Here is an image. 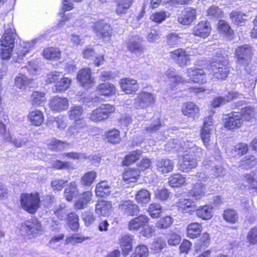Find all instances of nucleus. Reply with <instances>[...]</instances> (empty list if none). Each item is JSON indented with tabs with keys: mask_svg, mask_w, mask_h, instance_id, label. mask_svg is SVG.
Returning a JSON list of instances; mask_svg holds the SVG:
<instances>
[{
	"mask_svg": "<svg viewBox=\"0 0 257 257\" xmlns=\"http://www.w3.org/2000/svg\"><path fill=\"white\" fill-rule=\"evenodd\" d=\"M22 207L28 212L34 214L40 207V199L37 193H23L21 196Z\"/></svg>",
	"mask_w": 257,
	"mask_h": 257,
	"instance_id": "nucleus-1",
	"label": "nucleus"
},
{
	"mask_svg": "<svg viewBox=\"0 0 257 257\" xmlns=\"http://www.w3.org/2000/svg\"><path fill=\"white\" fill-rule=\"evenodd\" d=\"M91 28L94 33L100 39L109 40L113 36L112 27L103 19H99L94 22Z\"/></svg>",
	"mask_w": 257,
	"mask_h": 257,
	"instance_id": "nucleus-2",
	"label": "nucleus"
},
{
	"mask_svg": "<svg viewBox=\"0 0 257 257\" xmlns=\"http://www.w3.org/2000/svg\"><path fill=\"white\" fill-rule=\"evenodd\" d=\"M21 234L31 239L40 235L42 232L40 223L36 219L26 221L20 227Z\"/></svg>",
	"mask_w": 257,
	"mask_h": 257,
	"instance_id": "nucleus-3",
	"label": "nucleus"
},
{
	"mask_svg": "<svg viewBox=\"0 0 257 257\" xmlns=\"http://www.w3.org/2000/svg\"><path fill=\"white\" fill-rule=\"evenodd\" d=\"M253 54V48L249 44L238 46L234 51V58L238 63H243L251 60Z\"/></svg>",
	"mask_w": 257,
	"mask_h": 257,
	"instance_id": "nucleus-4",
	"label": "nucleus"
},
{
	"mask_svg": "<svg viewBox=\"0 0 257 257\" xmlns=\"http://www.w3.org/2000/svg\"><path fill=\"white\" fill-rule=\"evenodd\" d=\"M114 110L115 108L112 105L109 104H102L92 111L90 119L94 122L102 121L106 119Z\"/></svg>",
	"mask_w": 257,
	"mask_h": 257,
	"instance_id": "nucleus-5",
	"label": "nucleus"
},
{
	"mask_svg": "<svg viewBox=\"0 0 257 257\" xmlns=\"http://www.w3.org/2000/svg\"><path fill=\"white\" fill-rule=\"evenodd\" d=\"M212 31L211 23L207 20H203L198 22L193 27L192 34L195 37L205 39L210 36Z\"/></svg>",
	"mask_w": 257,
	"mask_h": 257,
	"instance_id": "nucleus-6",
	"label": "nucleus"
},
{
	"mask_svg": "<svg viewBox=\"0 0 257 257\" xmlns=\"http://www.w3.org/2000/svg\"><path fill=\"white\" fill-rule=\"evenodd\" d=\"M143 39L136 35L132 36L126 42L127 50L134 53H143L145 50V47L143 44Z\"/></svg>",
	"mask_w": 257,
	"mask_h": 257,
	"instance_id": "nucleus-7",
	"label": "nucleus"
},
{
	"mask_svg": "<svg viewBox=\"0 0 257 257\" xmlns=\"http://www.w3.org/2000/svg\"><path fill=\"white\" fill-rule=\"evenodd\" d=\"M170 57L177 64H187L191 60V55L183 48H177L170 52Z\"/></svg>",
	"mask_w": 257,
	"mask_h": 257,
	"instance_id": "nucleus-8",
	"label": "nucleus"
},
{
	"mask_svg": "<svg viewBox=\"0 0 257 257\" xmlns=\"http://www.w3.org/2000/svg\"><path fill=\"white\" fill-rule=\"evenodd\" d=\"M155 101V97L153 94L142 92L135 99V106L137 109L146 108L154 103Z\"/></svg>",
	"mask_w": 257,
	"mask_h": 257,
	"instance_id": "nucleus-9",
	"label": "nucleus"
},
{
	"mask_svg": "<svg viewBox=\"0 0 257 257\" xmlns=\"http://www.w3.org/2000/svg\"><path fill=\"white\" fill-rule=\"evenodd\" d=\"M16 32L12 24H8V27L5 29L4 33L1 39V46L2 47H14V41Z\"/></svg>",
	"mask_w": 257,
	"mask_h": 257,
	"instance_id": "nucleus-10",
	"label": "nucleus"
},
{
	"mask_svg": "<svg viewBox=\"0 0 257 257\" xmlns=\"http://www.w3.org/2000/svg\"><path fill=\"white\" fill-rule=\"evenodd\" d=\"M196 18V10L195 8L187 7L181 11L178 18V22L184 25H190Z\"/></svg>",
	"mask_w": 257,
	"mask_h": 257,
	"instance_id": "nucleus-11",
	"label": "nucleus"
},
{
	"mask_svg": "<svg viewBox=\"0 0 257 257\" xmlns=\"http://www.w3.org/2000/svg\"><path fill=\"white\" fill-rule=\"evenodd\" d=\"M216 29L218 33L229 40H232L235 37L234 31L232 29L230 24L223 20L218 21Z\"/></svg>",
	"mask_w": 257,
	"mask_h": 257,
	"instance_id": "nucleus-12",
	"label": "nucleus"
},
{
	"mask_svg": "<svg viewBox=\"0 0 257 257\" xmlns=\"http://www.w3.org/2000/svg\"><path fill=\"white\" fill-rule=\"evenodd\" d=\"M119 208L127 216L137 215L140 210L139 206L130 200L121 201L119 205Z\"/></svg>",
	"mask_w": 257,
	"mask_h": 257,
	"instance_id": "nucleus-13",
	"label": "nucleus"
},
{
	"mask_svg": "<svg viewBox=\"0 0 257 257\" xmlns=\"http://www.w3.org/2000/svg\"><path fill=\"white\" fill-rule=\"evenodd\" d=\"M243 122L242 115L238 112H233L226 118L224 125L229 130H234L241 126Z\"/></svg>",
	"mask_w": 257,
	"mask_h": 257,
	"instance_id": "nucleus-14",
	"label": "nucleus"
},
{
	"mask_svg": "<svg viewBox=\"0 0 257 257\" xmlns=\"http://www.w3.org/2000/svg\"><path fill=\"white\" fill-rule=\"evenodd\" d=\"M49 106L54 111L61 112L68 108V100L65 97L55 96L50 100Z\"/></svg>",
	"mask_w": 257,
	"mask_h": 257,
	"instance_id": "nucleus-15",
	"label": "nucleus"
},
{
	"mask_svg": "<svg viewBox=\"0 0 257 257\" xmlns=\"http://www.w3.org/2000/svg\"><path fill=\"white\" fill-rule=\"evenodd\" d=\"M197 159L186 154L182 160L179 162V169L183 172H188L190 170L195 168L197 166Z\"/></svg>",
	"mask_w": 257,
	"mask_h": 257,
	"instance_id": "nucleus-16",
	"label": "nucleus"
},
{
	"mask_svg": "<svg viewBox=\"0 0 257 257\" xmlns=\"http://www.w3.org/2000/svg\"><path fill=\"white\" fill-rule=\"evenodd\" d=\"M149 221V218L145 215H140L132 219L128 224V228L130 230L136 231L146 225Z\"/></svg>",
	"mask_w": 257,
	"mask_h": 257,
	"instance_id": "nucleus-17",
	"label": "nucleus"
},
{
	"mask_svg": "<svg viewBox=\"0 0 257 257\" xmlns=\"http://www.w3.org/2000/svg\"><path fill=\"white\" fill-rule=\"evenodd\" d=\"M91 71L89 68L80 70L77 74V79L81 85L85 87H90L94 83L91 76Z\"/></svg>",
	"mask_w": 257,
	"mask_h": 257,
	"instance_id": "nucleus-18",
	"label": "nucleus"
},
{
	"mask_svg": "<svg viewBox=\"0 0 257 257\" xmlns=\"http://www.w3.org/2000/svg\"><path fill=\"white\" fill-rule=\"evenodd\" d=\"M120 87L126 94L136 92L139 89L138 84L136 80L127 78L121 79Z\"/></svg>",
	"mask_w": 257,
	"mask_h": 257,
	"instance_id": "nucleus-19",
	"label": "nucleus"
},
{
	"mask_svg": "<svg viewBox=\"0 0 257 257\" xmlns=\"http://www.w3.org/2000/svg\"><path fill=\"white\" fill-rule=\"evenodd\" d=\"M156 165L160 172L162 173H167L173 170L174 163L168 158H160L157 160Z\"/></svg>",
	"mask_w": 257,
	"mask_h": 257,
	"instance_id": "nucleus-20",
	"label": "nucleus"
},
{
	"mask_svg": "<svg viewBox=\"0 0 257 257\" xmlns=\"http://www.w3.org/2000/svg\"><path fill=\"white\" fill-rule=\"evenodd\" d=\"M135 0H115V13L118 15L125 14L132 7Z\"/></svg>",
	"mask_w": 257,
	"mask_h": 257,
	"instance_id": "nucleus-21",
	"label": "nucleus"
},
{
	"mask_svg": "<svg viewBox=\"0 0 257 257\" xmlns=\"http://www.w3.org/2000/svg\"><path fill=\"white\" fill-rule=\"evenodd\" d=\"M196 216L203 220H207L213 216V207L211 205H205L195 208Z\"/></svg>",
	"mask_w": 257,
	"mask_h": 257,
	"instance_id": "nucleus-22",
	"label": "nucleus"
},
{
	"mask_svg": "<svg viewBox=\"0 0 257 257\" xmlns=\"http://www.w3.org/2000/svg\"><path fill=\"white\" fill-rule=\"evenodd\" d=\"M112 205L110 202L99 200L95 206V212L102 216H108L111 211Z\"/></svg>",
	"mask_w": 257,
	"mask_h": 257,
	"instance_id": "nucleus-23",
	"label": "nucleus"
},
{
	"mask_svg": "<svg viewBox=\"0 0 257 257\" xmlns=\"http://www.w3.org/2000/svg\"><path fill=\"white\" fill-rule=\"evenodd\" d=\"M182 111L184 115L194 118L198 116L199 108L194 103L188 102L184 104Z\"/></svg>",
	"mask_w": 257,
	"mask_h": 257,
	"instance_id": "nucleus-24",
	"label": "nucleus"
},
{
	"mask_svg": "<svg viewBox=\"0 0 257 257\" xmlns=\"http://www.w3.org/2000/svg\"><path fill=\"white\" fill-rule=\"evenodd\" d=\"M133 238L132 235L124 234L119 239V244L124 255H126L132 249Z\"/></svg>",
	"mask_w": 257,
	"mask_h": 257,
	"instance_id": "nucleus-25",
	"label": "nucleus"
},
{
	"mask_svg": "<svg viewBox=\"0 0 257 257\" xmlns=\"http://www.w3.org/2000/svg\"><path fill=\"white\" fill-rule=\"evenodd\" d=\"M64 197L66 199L70 201L74 197H75L79 193L78 185L76 182L72 181L68 185L64 190Z\"/></svg>",
	"mask_w": 257,
	"mask_h": 257,
	"instance_id": "nucleus-26",
	"label": "nucleus"
},
{
	"mask_svg": "<svg viewBox=\"0 0 257 257\" xmlns=\"http://www.w3.org/2000/svg\"><path fill=\"white\" fill-rule=\"evenodd\" d=\"M43 56L47 60H58L61 58V52L57 48L53 47H47L43 50Z\"/></svg>",
	"mask_w": 257,
	"mask_h": 257,
	"instance_id": "nucleus-27",
	"label": "nucleus"
},
{
	"mask_svg": "<svg viewBox=\"0 0 257 257\" xmlns=\"http://www.w3.org/2000/svg\"><path fill=\"white\" fill-rule=\"evenodd\" d=\"M28 118L31 123L36 126L40 125L44 119L43 113L37 109L31 111L28 114Z\"/></svg>",
	"mask_w": 257,
	"mask_h": 257,
	"instance_id": "nucleus-28",
	"label": "nucleus"
},
{
	"mask_svg": "<svg viewBox=\"0 0 257 257\" xmlns=\"http://www.w3.org/2000/svg\"><path fill=\"white\" fill-rule=\"evenodd\" d=\"M177 204L179 210L183 213H186L187 209L194 210L197 208L195 202L189 198H180Z\"/></svg>",
	"mask_w": 257,
	"mask_h": 257,
	"instance_id": "nucleus-29",
	"label": "nucleus"
},
{
	"mask_svg": "<svg viewBox=\"0 0 257 257\" xmlns=\"http://www.w3.org/2000/svg\"><path fill=\"white\" fill-rule=\"evenodd\" d=\"M181 37L179 34L175 32L169 33L165 36L166 45L170 48H173L177 46L180 43Z\"/></svg>",
	"mask_w": 257,
	"mask_h": 257,
	"instance_id": "nucleus-30",
	"label": "nucleus"
},
{
	"mask_svg": "<svg viewBox=\"0 0 257 257\" xmlns=\"http://www.w3.org/2000/svg\"><path fill=\"white\" fill-rule=\"evenodd\" d=\"M230 19L237 26L245 25L247 22L246 15L237 11H232L229 14Z\"/></svg>",
	"mask_w": 257,
	"mask_h": 257,
	"instance_id": "nucleus-31",
	"label": "nucleus"
},
{
	"mask_svg": "<svg viewBox=\"0 0 257 257\" xmlns=\"http://www.w3.org/2000/svg\"><path fill=\"white\" fill-rule=\"evenodd\" d=\"M202 230V227L200 223L193 222L188 225L187 228V236L190 238H195L199 236Z\"/></svg>",
	"mask_w": 257,
	"mask_h": 257,
	"instance_id": "nucleus-32",
	"label": "nucleus"
},
{
	"mask_svg": "<svg viewBox=\"0 0 257 257\" xmlns=\"http://www.w3.org/2000/svg\"><path fill=\"white\" fill-rule=\"evenodd\" d=\"M97 93L105 96H110L115 93V87L113 84L104 83L99 84L96 90Z\"/></svg>",
	"mask_w": 257,
	"mask_h": 257,
	"instance_id": "nucleus-33",
	"label": "nucleus"
},
{
	"mask_svg": "<svg viewBox=\"0 0 257 257\" xmlns=\"http://www.w3.org/2000/svg\"><path fill=\"white\" fill-rule=\"evenodd\" d=\"M32 82V79L28 78L25 75L20 74L17 76L15 79V84L16 87L22 90H26Z\"/></svg>",
	"mask_w": 257,
	"mask_h": 257,
	"instance_id": "nucleus-34",
	"label": "nucleus"
},
{
	"mask_svg": "<svg viewBox=\"0 0 257 257\" xmlns=\"http://www.w3.org/2000/svg\"><path fill=\"white\" fill-rule=\"evenodd\" d=\"M170 14L167 11L161 10L153 13L150 17V20L156 24H160L169 18Z\"/></svg>",
	"mask_w": 257,
	"mask_h": 257,
	"instance_id": "nucleus-35",
	"label": "nucleus"
},
{
	"mask_svg": "<svg viewBox=\"0 0 257 257\" xmlns=\"http://www.w3.org/2000/svg\"><path fill=\"white\" fill-rule=\"evenodd\" d=\"M71 83V79L67 77L62 78V76H61L60 79L59 80L53 88L52 90L54 93L65 91L69 88Z\"/></svg>",
	"mask_w": 257,
	"mask_h": 257,
	"instance_id": "nucleus-36",
	"label": "nucleus"
},
{
	"mask_svg": "<svg viewBox=\"0 0 257 257\" xmlns=\"http://www.w3.org/2000/svg\"><path fill=\"white\" fill-rule=\"evenodd\" d=\"M84 111L83 108L78 105H75L70 107L68 111V115L70 118L75 121V123H77L81 118Z\"/></svg>",
	"mask_w": 257,
	"mask_h": 257,
	"instance_id": "nucleus-37",
	"label": "nucleus"
},
{
	"mask_svg": "<svg viewBox=\"0 0 257 257\" xmlns=\"http://www.w3.org/2000/svg\"><path fill=\"white\" fill-rule=\"evenodd\" d=\"M110 192V187L108 183L105 181L98 183L96 186L95 193L97 196L105 197L109 195Z\"/></svg>",
	"mask_w": 257,
	"mask_h": 257,
	"instance_id": "nucleus-38",
	"label": "nucleus"
},
{
	"mask_svg": "<svg viewBox=\"0 0 257 257\" xmlns=\"http://www.w3.org/2000/svg\"><path fill=\"white\" fill-rule=\"evenodd\" d=\"M92 196V194L90 191L83 193L80 196V199L75 202V207L79 209L85 208L91 200Z\"/></svg>",
	"mask_w": 257,
	"mask_h": 257,
	"instance_id": "nucleus-39",
	"label": "nucleus"
},
{
	"mask_svg": "<svg viewBox=\"0 0 257 257\" xmlns=\"http://www.w3.org/2000/svg\"><path fill=\"white\" fill-rule=\"evenodd\" d=\"M150 192L144 189L139 190L136 195V199L138 203L146 204L151 201Z\"/></svg>",
	"mask_w": 257,
	"mask_h": 257,
	"instance_id": "nucleus-40",
	"label": "nucleus"
},
{
	"mask_svg": "<svg viewBox=\"0 0 257 257\" xmlns=\"http://www.w3.org/2000/svg\"><path fill=\"white\" fill-rule=\"evenodd\" d=\"M206 189L205 186L201 183H196L190 191L191 195L197 200L205 195Z\"/></svg>",
	"mask_w": 257,
	"mask_h": 257,
	"instance_id": "nucleus-41",
	"label": "nucleus"
},
{
	"mask_svg": "<svg viewBox=\"0 0 257 257\" xmlns=\"http://www.w3.org/2000/svg\"><path fill=\"white\" fill-rule=\"evenodd\" d=\"M182 140L179 139L171 140L168 142L165 146V149L168 151L182 152Z\"/></svg>",
	"mask_w": 257,
	"mask_h": 257,
	"instance_id": "nucleus-42",
	"label": "nucleus"
},
{
	"mask_svg": "<svg viewBox=\"0 0 257 257\" xmlns=\"http://www.w3.org/2000/svg\"><path fill=\"white\" fill-rule=\"evenodd\" d=\"M140 175V172L137 169L128 168L123 173V179L128 183L135 182Z\"/></svg>",
	"mask_w": 257,
	"mask_h": 257,
	"instance_id": "nucleus-43",
	"label": "nucleus"
},
{
	"mask_svg": "<svg viewBox=\"0 0 257 257\" xmlns=\"http://www.w3.org/2000/svg\"><path fill=\"white\" fill-rule=\"evenodd\" d=\"M256 163L257 160L254 156L248 155L244 157L240 162L239 167L242 169H249L254 166Z\"/></svg>",
	"mask_w": 257,
	"mask_h": 257,
	"instance_id": "nucleus-44",
	"label": "nucleus"
},
{
	"mask_svg": "<svg viewBox=\"0 0 257 257\" xmlns=\"http://www.w3.org/2000/svg\"><path fill=\"white\" fill-rule=\"evenodd\" d=\"M185 182V178L182 175L177 174L169 178V184L172 187H178L183 185Z\"/></svg>",
	"mask_w": 257,
	"mask_h": 257,
	"instance_id": "nucleus-45",
	"label": "nucleus"
},
{
	"mask_svg": "<svg viewBox=\"0 0 257 257\" xmlns=\"http://www.w3.org/2000/svg\"><path fill=\"white\" fill-rule=\"evenodd\" d=\"M106 138L107 141L111 144H118L121 141L120 132L116 129L109 130L107 132Z\"/></svg>",
	"mask_w": 257,
	"mask_h": 257,
	"instance_id": "nucleus-46",
	"label": "nucleus"
},
{
	"mask_svg": "<svg viewBox=\"0 0 257 257\" xmlns=\"http://www.w3.org/2000/svg\"><path fill=\"white\" fill-rule=\"evenodd\" d=\"M46 101L45 93L39 91H34L31 95V101L32 104L35 106L40 105Z\"/></svg>",
	"mask_w": 257,
	"mask_h": 257,
	"instance_id": "nucleus-47",
	"label": "nucleus"
},
{
	"mask_svg": "<svg viewBox=\"0 0 257 257\" xmlns=\"http://www.w3.org/2000/svg\"><path fill=\"white\" fill-rule=\"evenodd\" d=\"M141 151H135L130 153L122 162L123 165L128 166L137 161L141 156Z\"/></svg>",
	"mask_w": 257,
	"mask_h": 257,
	"instance_id": "nucleus-48",
	"label": "nucleus"
},
{
	"mask_svg": "<svg viewBox=\"0 0 257 257\" xmlns=\"http://www.w3.org/2000/svg\"><path fill=\"white\" fill-rule=\"evenodd\" d=\"M213 70V76L218 79H225L229 72V69L226 65H223L222 67L212 68Z\"/></svg>",
	"mask_w": 257,
	"mask_h": 257,
	"instance_id": "nucleus-49",
	"label": "nucleus"
},
{
	"mask_svg": "<svg viewBox=\"0 0 257 257\" xmlns=\"http://www.w3.org/2000/svg\"><path fill=\"white\" fill-rule=\"evenodd\" d=\"M223 216L226 221L231 223H235L238 219V215L236 211L232 209L225 210Z\"/></svg>",
	"mask_w": 257,
	"mask_h": 257,
	"instance_id": "nucleus-50",
	"label": "nucleus"
},
{
	"mask_svg": "<svg viewBox=\"0 0 257 257\" xmlns=\"http://www.w3.org/2000/svg\"><path fill=\"white\" fill-rule=\"evenodd\" d=\"M206 15L211 18H218L222 16L223 12L217 6L213 5L206 10Z\"/></svg>",
	"mask_w": 257,
	"mask_h": 257,
	"instance_id": "nucleus-51",
	"label": "nucleus"
},
{
	"mask_svg": "<svg viewBox=\"0 0 257 257\" xmlns=\"http://www.w3.org/2000/svg\"><path fill=\"white\" fill-rule=\"evenodd\" d=\"M96 177V173L93 171L86 173L81 178V182L85 186H90L94 181Z\"/></svg>",
	"mask_w": 257,
	"mask_h": 257,
	"instance_id": "nucleus-52",
	"label": "nucleus"
},
{
	"mask_svg": "<svg viewBox=\"0 0 257 257\" xmlns=\"http://www.w3.org/2000/svg\"><path fill=\"white\" fill-rule=\"evenodd\" d=\"M78 220V216L75 213H70L68 214V223L72 230L74 231L78 230L79 226Z\"/></svg>",
	"mask_w": 257,
	"mask_h": 257,
	"instance_id": "nucleus-53",
	"label": "nucleus"
},
{
	"mask_svg": "<svg viewBox=\"0 0 257 257\" xmlns=\"http://www.w3.org/2000/svg\"><path fill=\"white\" fill-rule=\"evenodd\" d=\"M148 212L150 216L154 218H158L162 213V207L158 203H151L149 207Z\"/></svg>",
	"mask_w": 257,
	"mask_h": 257,
	"instance_id": "nucleus-54",
	"label": "nucleus"
},
{
	"mask_svg": "<svg viewBox=\"0 0 257 257\" xmlns=\"http://www.w3.org/2000/svg\"><path fill=\"white\" fill-rule=\"evenodd\" d=\"M4 140L12 143L18 148L21 147L26 144V142L21 138H13L10 134H6L4 136Z\"/></svg>",
	"mask_w": 257,
	"mask_h": 257,
	"instance_id": "nucleus-55",
	"label": "nucleus"
},
{
	"mask_svg": "<svg viewBox=\"0 0 257 257\" xmlns=\"http://www.w3.org/2000/svg\"><path fill=\"white\" fill-rule=\"evenodd\" d=\"M166 246L165 241L161 237L156 238L153 243L151 244V249L154 250L156 252L161 251Z\"/></svg>",
	"mask_w": 257,
	"mask_h": 257,
	"instance_id": "nucleus-56",
	"label": "nucleus"
},
{
	"mask_svg": "<svg viewBox=\"0 0 257 257\" xmlns=\"http://www.w3.org/2000/svg\"><path fill=\"white\" fill-rule=\"evenodd\" d=\"M173 223V219L169 216L161 218L156 223V226L158 228L165 229L170 227Z\"/></svg>",
	"mask_w": 257,
	"mask_h": 257,
	"instance_id": "nucleus-57",
	"label": "nucleus"
},
{
	"mask_svg": "<svg viewBox=\"0 0 257 257\" xmlns=\"http://www.w3.org/2000/svg\"><path fill=\"white\" fill-rule=\"evenodd\" d=\"M213 131L210 128H206L205 127H203L201 131V138L205 146L207 147L209 145V143L210 141L211 135Z\"/></svg>",
	"mask_w": 257,
	"mask_h": 257,
	"instance_id": "nucleus-58",
	"label": "nucleus"
},
{
	"mask_svg": "<svg viewBox=\"0 0 257 257\" xmlns=\"http://www.w3.org/2000/svg\"><path fill=\"white\" fill-rule=\"evenodd\" d=\"M66 205L65 204L60 205L55 211V215L60 219L63 220L66 217L68 216V212L65 209Z\"/></svg>",
	"mask_w": 257,
	"mask_h": 257,
	"instance_id": "nucleus-59",
	"label": "nucleus"
},
{
	"mask_svg": "<svg viewBox=\"0 0 257 257\" xmlns=\"http://www.w3.org/2000/svg\"><path fill=\"white\" fill-rule=\"evenodd\" d=\"M53 167L57 169H73V164L69 162H62L57 160L54 162Z\"/></svg>",
	"mask_w": 257,
	"mask_h": 257,
	"instance_id": "nucleus-60",
	"label": "nucleus"
},
{
	"mask_svg": "<svg viewBox=\"0 0 257 257\" xmlns=\"http://www.w3.org/2000/svg\"><path fill=\"white\" fill-rule=\"evenodd\" d=\"M134 253L139 257H147L149 249L145 245H139L136 247Z\"/></svg>",
	"mask_w": 257,
	"mask_h": 257,
	"instance_id": "nucleus-61",
	"label": "nucleus"
},
{
	"mask_svg": "<svg viewBox=\"0 0 257 257\" xmlns=\"http://www.w3.org/2000/svg\"><path fill=\"white\" fill-rule=\"evenodd\" d=\"M14 48L2 47L0 51V57L2 60H7L10 59Z\"/></svg>",
	"mask_w": 257,
	"mask_h": 257,
	"instance_id": "nucleus-62",
	"label": "nucleus"
},
{
	"mask_svg": "<svg viewBox=\"0 0 257 257\" xmlns=\"http://www.w3.org/2000/svg\"><path fill=\"white\" fill-rule=\"evenodd\" d=\"M68 182L63 179H55L51 182V187L54 190L61 191L64 185Z\"/></svg>",
	"mask_w": 257,
	"mask_h": 257,
	"instance_id": "nucleus-63",
	"label": "nucleus"
},
{
	"mask_svg": "<svg viewBox=\"0 0 257 257\" xmlns=\"http://www.w3.org/2000/svg\"><path fill=\"white\" fill-rule=\"evenodd\" d=\"M247 238L250 243L257 244V227H253L249 231Z\"/></svg>",
	"mask_w": 257,
	"mask_h": 257,
	"instance_id": "nucleus-64",
	"label": "nucleus"
}]
</instances>
